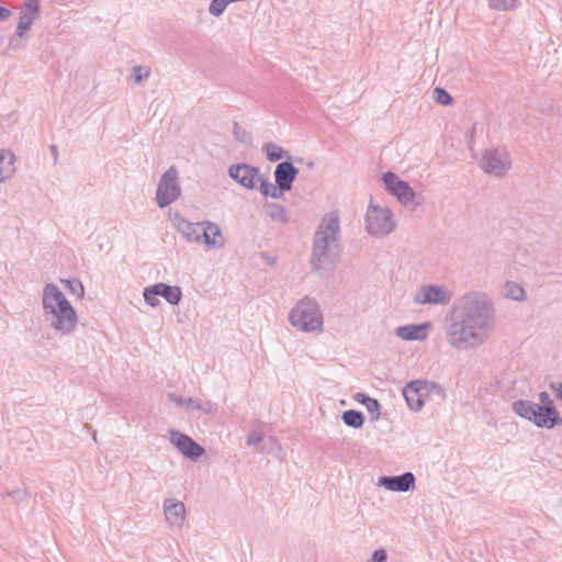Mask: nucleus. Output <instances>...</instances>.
<instances>
[{
  "label": "nucleus",
  "mask_w": 562,
  "mask_h": 562,
  "mask_svg": "<svg viewBox=\"0 0 562 562\" xmlns=\"http://www.w3.org/2000/svg\"><path fill=\"white\" fill-rule=\"evenodd\" d=\"M495 310L491 297L471 291L454 301L446 316V337L450 346L468 350L481 345L493 327Z\"/></svg>",
  "instance_id": "1"
},
{
  "label": "nucleus",
  "mask_w": 562,
  "mask_h": 562,
  "mask_svg": "<svg viewBox=\"0 0 562 562\" xmlns=\"http://www.w3.org/2000/svg\"><path fill=\"white\" fill-rule=\"evenodd\" d=\"M340 251V220L336 212H330L323 217L314 234L311 257L313 270H333Z\"/></svg>",
  "instance_id": "2"
},
{
  "label": "nucleus",
  "mask_w": 562,
  "mask_h": 562,
  "mask_svg": "<svg viewBox=\"0 0 562 562\" xmlns=\"http://www.w3.org/2000/svg\"><path fill=\"white\" fill-rule=\"evenodd\" d=\"M42 306L45 321L56 334L70 335L76 330L77 313L56 284L44 286Z\"/></svg>",
  "instance_id": "3"
},
{
  "label": "nucleus",
  "mask_w": 562,
  "mask_h": 562,
  "mask_svg": "<svg viewBox=\"0 0 562 562\" xmlns=\"http://www.w3.org/2000/svg\"><path fill=\"white\" fill-rule=\"evenodd\" d=\"M540 404L528 400H519L513 403V412L528 419L539 428L551 429L562 424V418L548 392L539 393Z\"/></svg>",
  "instance_id": "4"
},
{
  "label": "nucleus",
  "mask_w": 562,
  "mask_h": 562,
  "mask_svg": "<svg viewBox=\"0 0 562 562\" xmlns=\"http://www.w3.org/2000/svg\"><path fill=\"white\" fill-rule=\"evenodd\" d=\"M291 325L304 333L323 330V314L318 303L310 297L300 300L289 315Z\"/></svg>",
  "instance_id": "5"
},
{
  "label": "nucleus",
  "mask_w": 562,
  "mask_h": 562,
  "mask_svg": "<svg viewBox=\"0 0 562 562\" xmlns=\"http://www.w3.org/2000/svg\"><path fill=\"white\" fill-rule=\"evenodd\" d=\"M395 226L391 210L369 204L366 213V229L369 235L383 237L392 233Z\"/></svg>",
  "instance_id": "6"
},
{
  "label": "nucleus",
  "mask_w": 562,
  "mask_h": 562,
  "mask_svg": "<svg viewBox=\"0 0 562 562\" xmlns=\"http://www.w3.org/2000/svg\"><path fill=\"white\" fill-rule=\"evenodd\" d=\"M181 195V188L179 184V173L175 166L168 168L161 176L157 192L156 201L160 209L167 207L172 202L177 201Z\"/></svg>",
  "instance_id": "7"
},
{
  "label": "nucleus",
  "mask_w": 562,
  "mask_h": 562,
  "mask_svg": "<svg viewBox=\"0 0 562 562\" xmlns=\"http://www.w3.org/2000/svg\"><path fill=\"white\" fill-rule=\"evenodd\" d=\"M453 299V293L443 285L425 284L414 294L413 302L418 305H447Z\"/></svg>",
  "instance_id": "8"
},
{
  "label": "nucleus",
  "mask_w": 562,
  "mask_h": 562,
  "mask_svg": "<svg viewBox=\"0 0 562 562\" xmlns=\"http://www.w3.org/2000/svg\"><path fill=\"white\" fill-rule=\"evenodd\" d=\"M480 166L484 172L495 177H502L510 168L509 156L504 150L490 149L483 154Z\"/></svg>",
  "instance_id": "9"
},
{
  "label": "nucleus",
  "mask_w": 562,
  "mask_h": 562,
  "mask_svg": "<svg viewBox=\"0 0 562 562\" xmlns=\"http://www.w3.org/2000/svg\"><path fill=\"white\" fill-rule=\"evenodd\" d=\"M229 177L246 189L255 190L261 180L260 170L248 164L232 165L228 168Z\"/></svg>",
  "instance_id": "10"
},
{
  "label": "nucleus",
  "mask_w": 562,
  "mask_h": 562,
  "mask_svg": "<svg viewBox=\"0 0 562 562\" xmlns=\"http://www.w3.org/2000/svg\"><path fill=\"white\" fill-rule=\"evenodd\" d=\"M170 441L184 457L190 458L191 460L199 459L205 452L202 446L195 442L188 435H184L178 430L170 431Z\"/></svg>",
  "instance_id": "11"
},
{
  "label": "nucleus",
  "mask_w": 562,
  "mask_h": 562,
  "mask_svg": "<svg viewBox=\"0 0 562 562\" xmlns=\"http://www.w3.org/2000/svg\"><path fill=\"white\" fill-rule=\"evenodd\" d=\"M427 393V384L420 380L412 381L403 389V396L407 406L415 412L420 411L425 405V396Z\"/></svg>",
  "instance_id": "12"
},
{
  "label": "nucleus",
  "mask_w": 562,
  "mask_h": 562,
  "mask_svg": "<svg viewBox=\"0 0 562 562\" xmlns=\"http://www.w3.org/2000/svg\"><path fill=\"white\" fill-rule=\"evenodd\" d=\"M378 485L392 492H408L415 487V476L412 472H405L401 475L381 476Z\"/></svg>",
  "instance_id": "13"
},
{
  "label": "nucleus",
  "mask_w": 562,
  "mask_h": 562,
  "mask_svg": "<svg viewBox=\"0 0 562 562\" xmlns=\"http://www.w3.org/2000/svg\"><path fill=\"white\" fill-rule=\"evenodd\" d=\"M200 243H204L209 249H218L224 246V237L220 226L213 222L201 223Z\"/></svg>",
  "instance_id": "14"
},
{
  "label": "nucleus",
  "mask_w": 562,
  "mask_h": 562,
  "mask_svg": "<svg viewBox=\"0 0 562 562\" xmlns=\"http://www.w3.org/2000/svg\"><path fill=\"white\" fill-rule=\"evenodd\" d=\"M297 175L299 169L291 161H282L274 169L276 183L284 192L291 190Z\"/></svg>",
  "instance_id": "15"
},
{
  "label": "nucleus",
  "mask_w": 562,
  "mask_h": 562,
  "mask_svg": "<svg viewBox=\"0 0 562 562\" xmlns=\"http://www.w3.org/2000/svg\"><path fill=\"white\" fill-rule=\"evenodd\" d=\"M162 507L167 521L172 526L182 527L186 519L184 504L176 498H167Z\"/></svg>",
  "instance_id": "16"
},
{
  "label": "nucleus",
  "mask_w": 562,
  "mask_h": 562,
  "mask_svg": "<svg viewBox=\"0 0 562 562\" xmlns=\"http://www.w3.org/2000/svg\"><path fill=\"white\" fill-rule=\"evenodd\" d=\"M173 223L178 233L190 243L200 244L201 223H192L176 214Z\"/></svg>",
  "instance_id": "17"
},
{
  "label": "nucleus",
  "mask_w": 562,
  "mask_h": 562,
  "mask_svg": "<svg viewBox=\"0 0 562 562\" xmlns=\"http://www.w3.org/2000/svg\"><path fill=\"white\" fill-rule=\"evenodd\" d=\"M430 328L429 323L424 324H412L400 326L396 328V336L403 340H424L427 337V333Z\"/></svg>",
  "instance_id": "18"
},
{
  "label": "nucleus",
  "mask_w": 562,
  "mask_h": 562,
  "mask_svg": "<svg viewBox=\"0 0 562 562\" xmlns=\"http://www.w3.org/2000/svg\"><path fill=\"white\" fill-rule=\"evenodd\" d=\"M158 295L164 297L169 304L178 305L182 297V291L177 285H169L166 283L155 284Z\"/></svg>",
  "instance_id": "19"
},
{
  "label": "nucleus",
  "mask_w": 562,
  "mask_h": 562,
  "mask_svg": "<svg viewBox=\"0 0 562 562\" xmlns=\"http://www.w3.org/2000/svg\"><path fill=\"white\" fill-rule=\"evenodd\" d=\"M393 195L397 198V200L404 204L408 205L414 202L415 193L412 187L406 181L396 182V187L392 192Z\"/></svg>",
  "instance_id": "20"
},
{
  "label": "nucleus",
  "mask_w": 562,
  "mask_h": 562,
  "mask_svg": "<svg viewBox=\"0 0 562 562\" xmlns=\"http://www.w3.org/2000/svg\"><path fill=\"white\" fill-rule=\"evenodd\" d=\"M263 209L271 220L278 221L282 224L289 222L288 211L283 205L276 202H269L263 205Z\"/></svg>",
  "instance_id": "21"
},
{
  "label": "nucleus",
  "mask_w": 562,
  "mask_h": 562,
  "mask_svg": "<svg viewBox=\"0 0 562 562\" xmlns=\"http://www.w3.org/2000/svg\"><path fill=\"white\" fill-rule=\"evenodd\" d=\"M40 14V0H24V4L22 7L20 19L23 21H27L30 24H33Z\"/></svg>",
  "instance_id": "22"
},
{
  "label": "nucleus",
  "mask_w": 562,
  "mask_h": 562,
  "mask_svg": "<svg viewBox=\"0 0 562 562\" xmlns=\"http://www.w3.org/2000/svg\"><path fill=\"white\" fill-rule=\"evenodd\" d=\"M259 191L265 196H270L272 199H280L283 195V190H281L277 183L273 184L270 181L266 180L261 175V180H259Z\"/></svg>",
  "instance_id": "23"
},
{
  "label": "nucleus",
  "mask_w": 562,
  "mask_h": 562,
  "mask_svg": "<svg viewBox=\"0 0 562 562\" xmlns=\"http://www.w3.org/2000/svg\"><path fill=\"white\" fill-rule=\"evenodd\" d=\"M341 418L345 425L352 428H360L364 423L363 414L356 409L345 411Z\"/></svg>",
  "instance_id": "24"
},
{
  "label": "nucleus",
  "mask_w": 562,
  "mask_h": 562,
  "mask_svg": "<svg viewBox=\"0 0 562 562\" xmlns=\"http://www.w3.org/2000/svg\"><path fill=\"white\" fill-rule=\"evenodd\" d=\"M262 149L265 150L269 161H278L284 157L290 158L289 153L274 143L265 144Z\"/></svg>",
  "instance_id": "25"
},
{
  "label": "nucleus",
  "mask_w": 562,
  "mask_h": 562,
  "mask_svg": "<svg viewBox=\"0 0 562 562\" xmlns=\"http://www.w3.org/2000/svg\"><path fill=\"white\" fill-rule=\"evenodd\" d=\"M504 295L515 301H522L525 299V290L518 283L507 281L504 285Z\"/></svg>",
  "instance_id": "26"
},
{
  "label": "nucleus",
  "mask_w": 562,
  "mask_h": 562,
  "mask_svg": "<svg viewBox=\"0 0 562 562\" xmlns=\"http://www.w3.org/2000/svg\"><path fill=\"white\" fill-rule=\"evenodd\" d=\"M520 0H487L488 7L497 11H510L518 8Z\"/></svg>",
  "instance_id": "27"
},
{
  "label": "nucleus",
  "mask_w": 562,
  "mask_h": 562,
  "mask_svg": "<svg viewBox=\"0 0 562 562\" xmlns=\"http://www.w3.org/2000/svg\"><path fill=\"white\" fill-rule=\"evenodd\" d=\"M60 282L64 284V286L70 291L74 295H77L78 297H82L85 295V288L80 280L78 279H63Z\"/></svg>",
  "instance_id": "28"
},
{
  "label": "nucleus",
  "mask_w": 562,
  "mask_h": 562,
  "mask_svg": "<svg viewBox=\"0 0 562 562\" xmlns=\"http://www.w3.org/2000/svg\"><path fill=\"white\" fill-rule=\"evenodd\" d=\"M184 408L189 409V411H201L204 413L213 412L211 402L203 404L200 400L192 398V397L186 398Z\"/></svg>",
  "instance_id": "29"
},
{
  "label": "nucleus",
  "mask_w": 562,
  "mask_h": 562,
  "mask_svg": "<svg viewBox=\"0 0 562 562\" xmlns=\"http://www.w3.org/2000/svg\"><path fill=\"white\" fill-rule=\"evenodd\" d=\"M233 134L238 143L251 144L252 142L251 134L245 128L240 127L236 121L233 123Z\"/></svg>",
  "instance_id": "30"
},
{
  "label": "nucleus",
  "mask_w": 562,
  "mask_h": 562,
  "mask_svg": "<svg viewBox=\"0 0 562 562\" xmlns=\"http://www.w3.org/2000/svg\"><path fill=\"white\" fill-rule=\"evenodd\" d=\"M143 295H144V301L149 306L156 307L159 305V303H160L158 300L159 295H158V291H157L155 284L145 288Z\"/></svg>",
  "instance_id": "31"
},
{
  "label": "nucleus",
  "mask_w": 562,
  "mask_h": 562,
  "mask_svg": "<svg viewBox=\"0 0 562 562\" xmlns=\"http://www.w3.org/2000/svg\"><path fill=\"white\" fill-rule=\"evenodd\" d=\"M363 405L366 406L367 411L371 415V417H370L371 422H376L381 416V411H380L381 405L378 402V400H375L373 397L367 398V402H364Z\"/></svg>",
  "instance_id": "32"
},
{
  "label": "nucleus",
  "mask_w": 562,
  "mask_h": 562,
  "mask_svg": "<svg viewBox=\"0 0 562 562\" xmlns=\"http://www.w3.org/2000/svg\"><path fill=\"white\" fill-rule=\"evenodd\" d=\"M432 97L438 104L450 105L453 101L452 97L443 88L436 87Z\"/></svg>",
  "instance_id": "33"
},
{
  "label": "nucleus",
  "mask_w": 562,
  "mask_h": 562,
  "mask_svg": "<svg viewBox=\"0 0 562 562\" xmlns=\"http://www.w3.org/2000/svg\"><path fill=\"white\" fill-rule=\"evenodd\" d=\"M14 155L11 151L0 150V170L7 169V166L11 169V176L15 171L14 167Z\"/></svg>",
  "instance_id": "34"
},
{
  "label": "nucleus",
  "mask_w": 562,
  "mask_h": 562,
  "mask_svg": "<svg viewBox=\"0 0 562 562\" xmlns=\"http://www.w3.org/2000/svg\"><path fill=\"white\" fill-rule=\"evenodd\" d=\"M231 3L228 0H212L209 7V12L214 16H220Z\"/></svg>",
  "instance_id": "35"
},
{
  "label": "nucleus",
  "mask_w": 562,
  "mask_h": 562,
  "mask_svg": "<svg viewBox=\"0 0 562 562\" xmlns=\"http://www.w3.org/2000/svg\"><path fill=\"white\" fill-rule=\"evenodd\" d=\"M150 76V69L143 66L133 67V78L135 83H140L143 80L148 79Z\"/></svg>",
  "instance_id": "36"
},
{
  "label": "nucleus",
  "mask_w": 562,
  "mask_h": 562,
  "mask_svg": "<svg viewBox=\"0 0 562 562\" xmlns=\"http://www.w3.org/2000/svg\"><path fill=\"white\" fill-rule=\"evenodd\" d=\"M402 181L403 180H401L395 173H393L391 171L383 175L384 186L391 194L394 191V188L396 187V182H402Z\"/></svg>",
  "instance_id": "37"
},
{
  "label": "nucleus",
  "mask_w": 562,
  "mask_h": 562,
  "mask_svg": "<svg viewBox=\"0 0 562 562\" xmlns=\"http://www.w3.org/2000/svg\"><path fill=\"white\" fill-rule=\"evenodd\" d=\"M263 439L262 434L256 430H251L246 436L247 446H257Z\"/></svg>",
  "instance_id": "38"
},
{
  "label": "nucleus",
  "mask_w": 562,
  "mask_h": 562,
  "mask_svg": "<svg viewBox=\"0 0 562 562\" xmlns=\"http://www.w3.org/2000/svg\"><path fill=\"white\" fill-rule=\"evenodd\" d=\"M387 559L386 551L384 549H378L373 552L370 562H385Z\"/></svg>",
  "instance_id": "39"
},
{
  "label": "nucleus",
  "mask_w": 562,
  "mask_h": 562,
  "mask_svg": "<svg viewBox=\"0 0 562 562\" xmlns=\"http://www.w3.org/2000/svg\"><path fill=\"white\" fill-rule=\"evenodd\" d=\"M32 24L29 23V20L23 21L20 19L19 24L16 26V35L22 37L26 31L31 29Z\"/></svg>",
  "instance_id": "40"
},
{
  "label": "nucleus",
  "mask_w": 562,
  "mask_h": 562,
  "mask_svg": "<svg viewBox=\"0 0 562 562\" xmlns=\"http://www.w3.org/2000/svg\"><path fill=\"white\" fill-rule=\"evenodd\" d=\"M169 400L173 403H176L178 406H183L186 405V398L182 397V396H179L177 395L176 393H169L168 395Z\"/></svg>",
  "instance_id": "41"
},
{
  "label": "nucleus",
  "mask_w": 562,
  "mask_h": 562,
  "mask_svg": "<svg viewBox=\"0 0 562 562\" xmlns=\"http://www.w3.org/2000/svg\"><path fill=\"white\" fill-rule=\"evenodd\" d=\"M11 177V169L7 166V169L0 170V182Z\"/></svg>",
  "instance_id": "42"
},
{
  "label": "nucleus",
  "mask_w": 562,
  "mask_h": 562,
  "mask_svg": "<svg viewBox=\"0 0 562 562\" xmlns=\"http://www.w3.org/2000/svg\"><path fill=\"white\" fill-rule=\"evenodd\" d=\"M11 15V11L0 5V21L7 20Z\"/></svg>",
  "instance_id": "43"
},
{
  "label": "nucleus",
  "mask_w": 562,
  "mask_h": 562,
  "mask_svg": "<svg viewBox=\"0 0 562 562\" xmlns=\"http://www.w3.org/2000/svg\"><path fill=\"white\" fill-rule=\"evenodd\" d=\"M353 398L358 402V403H361V404H364V402H367V398H370V396L363 394V393H357Z\"/></svg>",
  "instance_id": "44"
},
{
  "label": "nucleus",
  "mask_w": 562,
  "mask_h": 562,
  "mask_svg": "<svg viewBox=\"0 0 562 562\" xmlns=\"http://www.w3.org/2000/svg\"><path fill=\"white\" fill-rule=\"evenodd\" d=\"M49 151L53 155L54 162L56 164L57 159H58V148H57V146L56 145H50L49 146Z\"/></svg>",
  "instance_id": "45"
},
{
  "label": "nucleus",
  "mask_w": 562,
  "mask_h": 562,
  "mask_svg": "<svg viewBox=\"0 0 562 562\" xmlns=\"http://www.w3.org/2000/svg\"><path fill=\"white\" fill-rule=\"evenodd\" d=\"M307 166H308L310 168H313V167H314V162H313V161H310V162L307 164Z\"/></svg>",
  "instance_id": "46"
},
{
  "label": "nucleus",
  "mask_w": 562,
  "mask_h": 562,
  "mask_svg": "<svg viewBox=\"0 0 562 562\" xmlns=\"http://www.w3.org/2000/svg\"><path fill=\"white\" fill-rule=\"evenodd\" d=\"M15 494H20V492H19V491H15V492H14V493H12L11 495H13V496H14Z\"/></svg>",
  "instance_id": "47"
}]
</instances>
